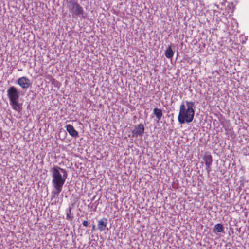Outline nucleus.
Returning <instances> with one entry per match:
<instances>
[{
	"instance_id": "f257e3e1",
	"label": "nucleus",
	"mask_w": 249,
	"mask_h": 249,
	"mask_svg": "<svg viewBox=\"0 0 249 249\" xmlns=\"http://www.w3.org/2000/svg\"><path fill=\"white\" fill-rule=\"evenodd\" d=\"M51 171L52 173V182L55 190L54 194L58 196L62 190L67 174L65 169L59 167L52 168Z\"/></svg>"
},
{
	"instance_id": "f03ea898",
	"label": "nucleus",
	"mask_w": 249,
	"mask_h": 249,
	"mask_svg": "<svg viewBox=\"0 0 249 249\" xmlns=\"http://www.w3.org/2000/svg\"><path fill=\"white\" fill-rule=\"evenodd\" d=\"M195 103L193 101H186V105L182 103L179 107V111L178 117V122L180 124L191 122L194 118L195 110L193 108Z\"/></svg>"
},
{
	"instance_id": "7ed1b4c3",
	"label": "nucleus",
	"mask_w": 249,
	"mask_h": 249,
	"mask_svg": "<svg viewBox=\"0 0 249 249\" xmlns=\"http://www.w3.org/2000/svg\"><path fill=\"white\" fill-rule=\"evenodd\" d=\"M68 8L72 17L78 16L83 14V8L75 0L67 1Z\"/></svg>"
},
{
	"instance_id": "20e7f679",
	"label": "nucleus",
	"mask_w": 249,
	"mask_h": 249,
	"mask_svg": "<svg viewBox=\"0 0 249 249\" xmlns=\"http://www.w3.org/2000/svg\"><path fill=\"white\" fill-rule=\"evenodd\" d=\"M7 95L9 98L10 103L16 102V101H18L19 95L16 88L14 86H11L7 90Z\"/></svg>"
},
{
	"instance_id": "39448f33",
	"label": "nucleus",
	"mask_w": 249,
	"mask_h": 249,
	"mask_svg": "<svg viewBox=\"0 0 249 249\" xmlns=\"http://www.w3.org/2000/svg\"><path fill=\"white\" fill-rule=\"evenodd\" d=\"M203 160L206 165V169L209 174L211 171V166L213 162L212 156L210 154H206L203 157Z\"/></svg>"
},
{
	"instance_id": "423d86ee",
	"label": "nucleus",
	"mask_w": 249,
	"mask_h": 249,
	"mask_svg": "<svg viewBox=\"0 0 249 249\" xmlns=\"http://www.w3.org/2000/svg\"><path fill=\"white\" fill-rule=\"evenodd\" d=\"M18 83L22 89H27L31 85L30 79L25 76L19 78Z\"/></svg>"
},
{
	"instance_id": "0eeeda50",
	"label": "nucleus",
	"mask_w": 249,
	"mask_h": 249,
	"mask_svg": "<svg viewBox=\"0 0 249 249\" xmlns=\"http://www.w3.org/2000/svg\"><path fill=\"white\" fill-rule=\"evenodd\" d=\"M144 132V127L143 124H138V125L135 126V128L132 131V133L133 135H136V136H142L143 133Z\"/></svg>"
},
{
	"instance_id": "6e6552de",
	"label": "nucleus",
	"mask_w": 249,
	"mask_h": 249,
	"mask_svg": "<svg viewBox=\"0 0 249 249\" xmlns=\"http://www.w3.org/2000/svg\"><path fill=\"white\" fill-rule=\"evenodd\" d=\"M65 127L67 131L71 136L75 138L78 137V132L74 128L72 125L70 124H67Z\"/></svg>"
},
{
	"instance_id": "1a4fd4ad",
	"label": "nucleus",
	"mask_w": 249,
	"mask_h": 249,
	"mask_svg": "<svg viewBox=\"0 0 249 249\" xmlns=\"http://www.w3.org/2000/svg\"><path fill=\"white\" fill-rule=\"evenodd\" d=\"M107 220L106 218H103L98 221V229L102 231L104 230L107 226Z\"/></svg>"
},
{
	"instance_id": "9d476101",
	"label": "nucleus",
	"mask_w": 249,
	"mask_h": 249,
	"mask_svg": "<svg viewBox=\"0 0 249 249\" xmlns=\"http://www.w3.org/2000/svg\"><path fill=\"white\" fill-rule=\"evenodd\" d=\"M18 101L19 100L16 101V102L14 103L13 102H11L10 103V105L12 106L13 109L19 112L21 110L22 107L18 103Z\"/></svg>"
},
{
	"instance_id": "9b49d317",
	"label": "nucleus",
	"mask_w": 249,
	"mask_h": 249,
	"mask_svg": "<svg viewBox=\"0 0 249 249\" xmlns=\"http://www.w3.org/2000/svg\"><path fill=\"white\" fill-rule=\"evenodd\" d=\"M153 113L156 116L158 120L161 119L162 116V112L160 109L155 108L153 110Z\"/></svg>"
},
{
	"instance_id": "f8f14e48",
	"label": "nucleus",
	"mask_w": 249,
	"mask_h": 249,
	"mask_svg": "<svg viewBox=\"0 0 249 249\" xmlns=\"http://www.w3.org/2000/svg\"><path fill=\"white\" fill-rule=\"evenodd\" d=\"M72 207L69 206L68 210L67 211L66 219L69 221H71L73 220V216L71 213Z\"/></svg>"
},
{
	"instance_id": "ddd939ff",
	"label": "nucleus",
	"mask_w": 249,
	"mask_h": 249,
	"mask_svg": "<svg viewBox=\"0 0 249 249\" xmlns=\"http://www.w3.org/2000/svg\"><path fill=\"white\" fill-rule=\"evenodd\" d=\"M173 55L174 53L172 50L171 47L169 46L165 52V55L167 58H171L173 57Z\"/></svg>"
},
{
	"instance_id": "4468645a",
	"label": "nucleus",
	"mask_w": 249,
	"mask_h": 249,
	"mask_svg": "<svg viewBox=\"0 0 249 249\" xmlns=\"http://www.w3.org/2000/svg\"><path fill=\"white\" fill-rule=\"evenodd\" d=\"M214 229L217 232H221L224 230V227L222 224H217L215 225Z\"/></svg>"
},
{
	"instance_id": "2eb2a0df",
	"label": "nucleus",
	"mask_w": 249,
	"mask_h": 249,
	"mask_svg": "<svg viewBox=\"0 0 249 249\" xmlns=\"http://www.w3.org/2000/svg\"><path fill=\"white\" fill-rule=\"evenodd\" d=\"M89 224V222L88 221L84 220L83 222V225L85 227H87Z\"/></svg>"
},
{
	"instance_id": "dca6fc26",
	"label": "nucleus",
	"mask_w": 249,
	"mask_h": 249,
	"mask_svg": "<svg viewBox=\"0 0 249 249\" xmlns=\"http://www.w3.org/2000/svg\"><path fill=\"white\" fill-rule=\"evenodd\" d=\"M95 229V225H93L92 226V229L94 230Z\"/></svg>"
}]
</instances>
